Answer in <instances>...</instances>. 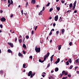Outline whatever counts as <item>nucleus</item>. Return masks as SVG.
Wrapping results in <instances>:
<instances>
[{"label": "nucleus", "mask_w": 79, "mask_h": 79, "mask_svg": "<svg viewBox=\"0 0 79 79\" xmlns=\"http://www.w3.org/2000/svg\"><path fill=\"white\" fill-rule=\"evenodd\" d=\"M52 34V31H51L50 32V33L49 34V35H51Z\"/></svg>", "instance_id": "2f4dec72"}, {"label": "nucleus", "mask_w": 79, "mask_h": 79, "mask_svg": "<svg viewBox=\"0 0 79 79\" xmlns=\"http://www.w3.org/2000/svg\"><path fill=\"white\" fill-rule=\"evenodd\" d=\"M8 3H10V0H8Z\"/></svg>", "instance_id": "864d4df0"}, {"label": "nucleus", "mask_w": 79, "mask_h": 79, "mask_svg": "<svg viewBox=\"0 0 79 79\" xmlns=\"http://www.w3.org/2000/svg\"><path fill=\"white\" fill-rule=\"evenodd\" d=\"M0 13H2L3 12V10H0Z\"/></svg>", "instance_id": "5fc2aeb1"}, {"label": "nucleus", "mask_w": 79, "mask_h": 79, "mask_svg": "<svg viewBox=\"0 0 79 79\" xmlns=\"http://www.w3.org/2000/svg\"><path fill=\"white\" fill-rule=\"evenodd\" d=\"M62 74L64 75V74L65 75L67 76L68 75V73L66 72L65 71H63L62 72Z\"/></svg>", "instance_id": "39448f33"}, {"label": "nucleus", "mask_w": 79, "mask_h": 79, "mask_svg": "<svg viewBox=\"0 0 79 79\" xmlns=\"http://www.w3.org/2000/svg\"><path fill=\"white\" fill-rule=\"evenodd\" d=\"M17 41V38H15V43Z\"/></svg>", "instance_id": "a19ab883"}, {"label": "nucleus", "mask_w": 79, "mask_h": 79, "mask_svg": "<svg viewBox=\"0 0 79 79\" xmlns=\"http://www.w3.org/2000/svg\"><path fill=\"white\" fill-rule=\"evenodd\" d=\"M79 60L78 59H77L75 61V63H77L79 62Z\"/></svg>", "instance_id": "aec40b11"}, {"label": "nucleus", "mask_w": 79, "mask_h": 79, "mask_svg": "<svg viewBox=\"0 0 79 79\" xmlns=\"http://www.w3.org/2000/svg\"><path fill=\"white\" fill-rule=\"evenodd\" d=\"M35 50L36 52L39 53L40 52V48H37V46H36L35 48Z\"/></svg>", "instance_id": "f03ea898"}, {"label": "nucleus", "mask_w": 79, "mask_h": 79, "mask_svg": "<svg viewBox=\"0 0 79 79\" xmlns=\"http://www.w3.org/2000/svg\"><path fill=\"white\" fill-rule=\"evenodd\" d=\"M26 64H23V68H26V67H25V66H26Z\"/></svg>", "instance_id": "c9c22d12"}, {"label": "nucleus", "mask_w": 79, "mask_h": 79, "mask_svg": "<svg viewBox=\"0 0 79 79\" xmlns=\"http://www.w3.org/2000/svg\"><path fill=\"white\" fill-rule=\"evenodd\" d=\"M58 19V15H56L54 18V20L55 21H57Z\"/></svg>", "instance_id": "7ed1b4c3"}, {"label": "nucleus", "mask_w": 79, "mask_h": 79, "mask_svg": "<svg viewBox=\"0 0 79 79\" xmlns=\"http://www.w3.org/2000/svg\"><path fill=\"white\" fill-rule=\"evenodd\" d=\"M58 47H58V50H60L61 48V45H58Z\"/></svg>", "instance_id": "9b49d317"}, {"label": "nucleus", "mask_w": 79, "mask_h": 79, "mask_svg": "<svg viewBox=\"0 0 79 79\" xmlns=\"http://www.w3.org/2000/svg\"><path fill=\"white\" fill-rule=\"evenodd\" d=\"M29 58L31 59H32V56H30Z\"/></svg>", "instance_id": "79ce46f5"}, {"label": "nucleus", "mask_w": 79, "mask_h": 79, "mask_svg": "<svg viewBox=\"0 0 79 79\" xmlns=\"http://www.w3.org/2000/svg\"><path fill=\"white\" fill-rule=\"evenodd\" d=\"M53 8H51L49 10V12H51L52 11V10H53Z\"/></svg>", "instance_id": "a878e982"}, {"label": "nucleus", "mask_w": 79, "mask_h": 79, "mask_svg": "<svg viewBox=\"0 0 79 79\" xmlns=\"http://www.w3.org/2000/svg\"><path fill=\"white\" fill-rule=\"evenodd\" d=\"M23 47L24 48V49H26V46L24 44H23Z\"/></svg>", "instance_id": "dca6fc26"}, {"label": "nucleus", "mask_w": 79, "mask_h": 79, "mask_svg": "<svg viewBox=\"0 0 79 79\" xmlns=\"http://www.w3.org/2000/svg\"><path fill=\"white\" fill-rule=\"evenodd\" d=\"M8 44L10 46L11 48H13V47H14L13 44H11L10 43L8 42Z\"/></svg>", "instance_id": "0eeeda50"}, {"label": "nucleus", "mask_w": 79, "mask_h": 79, "mask_svg": "<svg viewBox=\"0 0 79 79\" xmlns=\"http://www.w3.org/2000/svg\"><path fill=\"white\" fill-rule=\"evenodd\" d=\"M50 64H48V65H47V68H49V67L50 66Z\"/></svg>", "instance_id": "09e8293b"}, {"label": "nucleus", "mask_w": 79, "mask_h": 79, "mask_svg": "<svg viewBox=\"0 0 79 79\" xmlns=\"http://www.w3.org/2000/svg\"><path fill=\"white\" fill-rule=\"evenodd\" d=\"M33 77V74H31V75L30 77H31V78H32V77Z\"/></svg>", "instance_id": "de8ad7c7"}, {"label": "nucleus", "mask_w": 79, "mask_h": 79, "mask_svg": "<svg viewBox=\"0 0 79 79\" xmlns=\"http://www.w3.org/2000/svg\"><path fill=\"white\" fill-rule=\"evenodd\" d=\"M59 70V69L58 68H56L55 69V71L56 72H57Z\"/></svg>", "instance_id": "f3484780"}, {"label": "nucleus", "mask_w": 79, "mask_h": 79, "mask_svg": "<svg viewBox=\"0 0 79 79\" xmlns=\"http://www.w3.org/2000/svg\"><path fill=\"white\" fill-rule=\"evenodd\" d=\"M50 55V53L49 52H47V54L45 56H44V60H41L40 59L39 60V62H40V63H43L45 60L47 58H48L49 57V56Z\"/></svg>", "instance_id": "f257e3e1"}, {"label": "nucleus", "mask_w": 79, "mask_h": 79, "mask_svg": "<svg viewBox=\"0 0 79 79\" xmlns=\"http://www.w3.org/2000/svg\"><path fill=\"white\" fill-rule=\"evenodd\" d=\"M68 77H71V75H68Z\"/></svg>", "instance_id": "69168bd1"}, {"label": "nucleus", "mask_w": 79, "mask_h": 79, "mask_svg": "<svg viewBox=\"0 0 79 79\" xmlns=\"http://www.w3.org/2000/svg\"><path fill=\"white\" fill-rule=\"evenodd\" d=\"M72 42H70L69 43V45L71 46L72 45Z\"/></svg>", "instance_id": "7c9ffc66"}, {"label": "nucleus", "mask_w": 79, "mask_h": 79, "mask_svg": "<svg viewBox=\"0 0 79 79\" xmlns=\"http://www.w3.org/2000/svg\"><path fill=\"white\" fill-rule=\"evenodd\" d=\"M66 63V65H68L69 64L68 61H67Z\"/></svg>", "instance_id": "bb28decb"}, {"label": "nucleus", "mask_w": 79, "mask_h": 79, "mask_svg": "<svg viewBox=\"0 0 79 79\" xmlns=\"http://www.w3.org/2000/svg\"><path fill=\"white\" fill-rule=\"evenodd\" d=\"M59 31H56V34H59Z\"/></svg>", "instance_id": "3c124183"}, {"label": "nucleus", "mask_w": 79, "mask_h": 79, "mask_svg": "<svg viewBox=\"0 0 79 79\" xmlns=\"http://www.w3.org/2000/svg\"><path fill=\"white\" fill-rule=\"evenodd\" d=\"M49 19H52V16H50V17H49Z\"/></svg>", "instance_id": "052dcab7"}, {"label": "nucleus", "mask_w": 79, "mask_h": 79, "mask_svg": "<svg viewBox=\"0 0 79 79\" xmlns=\"http://www.w3.org/2000/svg\"><path fill=\"white\" fill-rule=\"evenodd\" d=\"M26 39H28L29 38V36L28 35H27L26 36Z\"/></svg>", "instance_id": "c756f323"}, {"label": "nucleus", "mask_w": 79, "mask_h": 79, "mask_svg": "<svg viewBox=\"0 0 79 79\" xmlns=\"http://www.w3.org/2000/svg\"><path fill=\"white\" fill-rule=\"evenodd\" d=\"M54 75H52V76H51L50 77H51V78L52 79H54Z\"/></svg>", "instance_id": "b1692460"}, {"label": "nucleus", "mask_w": 79, "mask_h": 79, "mask_svg": "<svg viewBox=\"0 0 79 79\" xmlns=\"http://www.w3.org/2000/svg\"><path fill=\"white\" fill-rule=\"evenodd\" d=\"M73 7V3H71L69 5V7L70 8H72Z\"/></svg>", "instance_id": "f8f14e48"}, {"label": "nucleus", "mask_w": 79, "mask_h": 79, "mask_svg": "<svg viewBox=\"0 0 79 79\" xmlns=\"http://www.w3.org/2000/svg\"><path fill=\"white\" fill-rule=\"evenodd\" d=\"M35 0H31V3L33 4H35Z\"/></svg>", "instance_id": "1a4fd4ad"}, {"label": "nucleus", "mask_w": 79, "mask_h": 79, "mask_svg": "<svg viewBox=\"0 0 79 79\" xmlns=\"http://www.w3.org/2000/svg\"><path fill=\"white\" fill-rule=\"evenodd\" d=\"M10 4H13V1L12 0H10Z\"/></svg>", "instance_id": "393cba45"}, {"label": "nucleus", "mask_w": 79, "mask_h": 79, "mask_svg": "<svg viewBox=\"0 0 79 79\" xmlns=\"http://www.w3.org/2000/svg\"><path fill=\"white\" fill-rule=\"evenodd\" d=\"M4 73L3 71H2V70H1L0 71V73Z\"/></svg>", "instance_id": "4c0bfd02"}, {"label": "nucleus", "mask_w": 79, "mask_h": 79, "mask_svg": "<svg viewBox=\"0 0 79 79\" xmlns=\"http://www.w3.org/2000/svg\"><path fill=\"white\" fill-rule=\"evenodd\" d=\"M76 73H77L78 74H79V71H77Z\"/></svg>", "instance_id": "e2e57ef3"}, {"label": "nucleus", "mask_w": 79, "mask_h": 79, "mask_svg": "<svg viewBox=\"0 0 79 79\" xmlns=\"http://www.w3.org/2000/svg\"><path fill=\"white\" fill-rule=\"evenodd\" d=\"M19 41L20 42V44H21L22 42V40L21 39H20L19 40Z\"/></svg>", "instance_id": "5701e85b"}, {"label": "nucleus", "mask_w": 79, "mask_h": 79, "mask_svg": "<svg viewBox=\"0 0 79 79\" xmlns=\"http://www.w3.org/2000/svg\"><path fill=\"white\" fill-rule=\"evenodd\" d=\"M73 65H71L70 66V67H69V69H72V68H73Z\"/></svg>", "instance_id": "cd10ccee"}, {"label": "nucleus", "mask_w": 79, "mask_h": 79, "mask_svg": "<svg viewBox=\"0 0 79 79\" xmlns=\"http://www.w3.org/2000/svg\"><path fill=\"white\" fill-rule=\"evenodd\" d=\"M55 30L54 29H52V30L51 31H52H52H54Z\"/></svg>", "instance_id": "6e6d98bb"}, {"label": "nucleus", "mask_w": 79, "mask_h": 79, "mask_svg": "<svg viewBox=\"0 0 79 79\" xmlns=\"http://www.w3.org/2000/svg\"><path fill=\"white\" fill-rule=\"evenodd\" d=\"M11 5V4H10H10L8 5V7H9Z\"/></svg>", "instance_id": "680f3d73"}, {"label": "nucleus", "mask_w": 79, "mask_h": 79, "mask_svg": "<svg viewBox=\"0 0 79 79\" xmlns=\"http://www.w3.org/2000/svg\"><path fill=\"white\" fill-rule=\"evenodd\" d=\"M54 56V55H52L51 56V57L50 58H53Z\"/></svg>", "instance_id": "a18cd8bd"}, {"label": "nucleus", "mask_w": 79, "mask_h": 79, "mask_svg": "<svg viewBox=\"0 0 79 79\" xmlns=\"http://www.w3.org/2000/svg\"><path fill=\"white\" fill-rule=\"evenodd\" d=\"M71 11V10H68L67 11V13H69V12H70Z\"/></svg>", "instance_id": "bf43d9fd"}, {"label": "nucleus", "mask_w": 79, "mask_h": 79, "mask_svg": "<svg viewBox=\"0 0 79 79\" xmlns=\"http://www.w3.org/2000/svg\"><path fill=\"white\" fill-rule=\"evenodd\" d=\"M59 21L61 22L62 21V18L61 17H60V19H59Z\"/></svg>", "instance_id": "2eb2a0df"}, {"label": "nucleus", "mask_w": 79, "mask_h": 79, "mask_svg": "<svg viewBox=\"0 0 79 79\" xmlns=\"http://www.w3.org/2000/svg\"><path fill=\"white\" fill-rule=\"evenodd\" d=\"M62 79H68V77L67 76H66L65 77H64L62 78Z\"/></svg>", "instance_id": "4be33fe9"}, {"label": "nucleus", "mask_w": 79, "mask_h": 79, "mask_svg": "<svg viewBox=\"0 0 79 79\" xmlns=\"http://www.w3.org/2000/svg\"><path fill=\"white\" fill-rule=\"evenodd\" d=\"M0 27L1 28H3V27H2V25H0Z\"/></svg>", "instance_id": "c03bdc74"}, {"label": "nucleus", "mask_w": 79, "mask_h": 79, "mask_svg": "<svg viewBox=\"0 0 79 79\" xmlns=\"http://www.w3.org/2000/svg\"><path fill=\"white\" fill-rule=\"evenodd\" d=\"M74 13H77V10H75L74 11Z\"/></svg>", "instance_id": "338daca9"}, {"label": "nucleus", "mask_w": 79, "mask_h": 79, "mask_svg": "<svg viewBox=\"0 0 79 79\" xmlns=\"http://www.w3.org/2000/svg\"><path fill=\"white\" fill-rule=\"evenodd\" d=\"M60 58H58L57 61L55 62V64H57L58 63H59V62H60Z\"/></svg>", "instance_id": "9d476101"}, {"label": "nucleus", "mask_w": 79, "mask_h": 79, "mask_svg": "<svg viewBox=\"0 0 79 79\" xmlns=\"http://www.w3.org/2000/svg\"><path fill=\"white\" fill-rule=\"evenodd\" d=\"M50 2H48V4L46 5V6H49V5H50Z\"/></svg>", "instance_id": "72a5a7b5"}, {"label": "nucleus", "mask_w": 79, "mask_h": 79, "mask_svg": "<svg viewBox=\"0 0 79 79\" xmlns=\"http://www.w3.org/2000/svg\"><path fill=\"white\" fill-rule=\"evenodd\" d=\"M6 20V19L5 18L2 17L1 19H0V21H2L3 22H5Z\"/></svg>", "instance_id": "20e7f679"}, {"label": "nucleus", "mask_w": 79, "mask_h": 79, "mask_svg": "<svg viewBox=\"0 0 79 79\" xmlns=\"http://www.w3.org/2000/svg\"><path fill=\"white\" fill-rule=\"evenodd\" d=\"M76 4V1L74 2V3H73V10H74V9L75 8Z\"/></svg>", "instance_id": "423d86ee"}, {"label": "nucleus", "mask_w": 79, "mask_h": 79, "mask_svg": "<svg viewBox=\"0 0 79 79\" xmlns=\"http://www.w3.org/2000/svg\"><path fill=\"white\" fill-rule=\"evenodd\" d=\"M65 30L64 29H62L61 30V32L62 34H63L64 33V32Z\"/></svg>", "instance_id": "a211bd4d"}, {"label": "nucleus", "mask_w": 79, "mask_h": 79, "mask_svg": "<svg viewBox=\"0 0 79 79\" xmlns=\"http://www.w3.org/2000/svg\"><path fill=\"white\" fill-rule=\"evenodd\" d=\"M41 14V12H39V15H40Z\"/></svg>", "instance_id": "774afa93"}, {"label": "nucleus", "mask_w": 79, "mask_h": 79, "mask_svg": "<svg viewBox=\"0 0 79 79\" xmlns=\"http://www.w3.org/2000/svg\"><path fill=\"white\" fill-rule=\"evenodd\" d=\"M51 61L52 62L53 61V58H51L50 59Z\"/></svg>", "instance_id": "8fccbe9b"}, {"label": "nucleus", "mask_w": 79, "mask_h": 79, "mask_svg": "<svg viewBox=\"0 0 79 79\" xmlns=\"http://www.w3.org/2000/svg\"><path fill=\"white\" fill-rule=\"evenodd\" d=\"M69 62L70 63H72V60H71V59H69Z\"/></svg>", "instance_id": "412c9836"}, {"label": "nucleus", "mask_w": 79, "mask_h": 79, "mask_svg": "<svg viewBox=\"0 0 79 79\" xmlns=\"http://www.w3.org/2000/svg\"><path fill=\"white\" fill-rule=\"evenodd\" d=\"M7 51H8V53H13V52H12V51L10 49H8V50Z\"/></svg>", "instance_id": "ddd939ff"}, {"label": "nucleus", "mask_w": 79, "mask_h": 79, "mask_svg": "<svg viewBox=\"0 0 79 79\" xmlns=\"http://www.w3.org/2000/svg\"><path fill=\"white\" fill-rule=\"evenodd\" d=\"M40 43H43V40H41Z\"/></svg>", "instance_id": "49530a36"}, {"label": "nucleus", "mask_w": 79, "mask_h": 79, "mask_svg": "<svg viewBox=\"0 0 79 79\" xmlns=\"http://www.w3.org/2000/svg\"><path fill=\"white\" fill-rule=\"evenodd\" d=\"M44 10H45V7L44 6L43 7V9H42V11H44Z\"/></svg>", "instance_id": "58836bf2"}, {"label": "nucleus", "mask_w": 79, "mask_h": 79, "mask_svg": "<svg viewBox=\"0 0 79 79\" xmlns=\"http://www.w3.org/2000/svg\"><path fill=\"white\" fill-rule=\"evenodd\" d=\"M61 2L62 3H64V1L62 0V1H61Z\"/></svg>", "instance_id": "37998d69"}, {"label": "nucleus", "mask_w": 79, "mask_h": 79, "mask_svg": "<svg viewBox=\"0 0 79 79\" xmlns=\"http://www.w3.org/2000/svg\"><path fill=\"white\" fill-rule=\"evenodd\" d=\"M18 55L19 56L23 57V55L21 54L20 52H19L18 54Z\"/></svg>", "instance_id": "4468645a"}, {"label": "nucleus", "mask_w": 79, "mask_h": 79, "mask_svg": "<svg viewBox=\"0 0 79 79\" xmlns=\"http://www.w3.org/2000/svg\"><path fill=\"white\" fill-rule=\"evenodd\" d=\"M55 25H56V23H53V26H55Z\"/></svg>", "instance_id": "0e129e2a"}, {"label": "nucleus", "mask_w": 79, "mask_h": 79, "mask_svg": "<svg viewBox=\"0 0 79 79\" xmlns=\"http://www.w3.org/2000/svg\"><path fill=\"white\" fill-rule=\"evenodd\" d=\"M13 14L11 15H10V17H11V18H12V17H13Z\"/></svg>", "instance_id": "4d7b16f0"}, {"label": "nucleus", "mask_w": 79, "mask_h": 79, "mask_svg": "<svg viewBox=\"0 0 79 79\" xmlns=\"http://www.w3.org/2000/svg\"><path fill=\"white\" fill-rule=\"evenodd\" d=\"M23 54H25V53H26V52H25V51H23Z\"/></svg>", "instance_id": "13d9d810"}, {"label": "nucleus", "mask_w": 79, "mask_h": 79, "mask_svg": "<svg viewBox=\"0 0 79 79\" xmlns=\"http://www.w3.org/2000/svg\"><path fill=\"white\" fill-rule=\"evenodd\" d=\"M41 76L43 77H44V76H45V75H44L43 74H42V75Z\"/></svg>", "instance_id": "603ef678"}, {"label": "nucleus", "mask_w": 79, "mask_h": 79, "mask_svg": "<svg viewBox=\"0 0 79 79\" xmlns=\"http://www.w3.org/2000/svg\"><path fill=\"white\" fill-rule=\"evenodd\" d=\"M56 10L58 11H59L60 10V7H57V6L56 7Z\"/></svg>", "instance_id": "6ab92c4d"}, {"label": "nucleus", "mask_w": 79, "mask_h": 79, "mask_svg": "<svg viewBox=\"0 0 79 79\" xmlns=\"http://www.w3.org/2000/svg\"><path fill=\"white\" fill-rule=\"evenodd\" d=\"M34 30H32L31 32V34L32 35H33L34 34Z\"/></svg>", "instance_id": "f704fd0d"}, {"label": "nucleus", "mask_w": 79, "mask_h": 79, "mask_svg": "<svg viewBox=\"0 0 79 79\" xmlns=\"http://www.w3.org/2000/svg\"><path fill=\"white\" fill-rule=\"evenodd\" d=\"M37 26H36L35 27V31H36V29H37Z\"/></svg>", "instance_id": "ea45409f"}, {"label": "nucleus", "mask_w": 79, "mask_h": 79, "mask_svg": "<svg viewBox=\"0 0 79 79\" xmlns=\"http://www.w3.org/2000/svg\"><path fill=\"white\" fill-rule=\"evenodd\" d=\"M63 75V74H60V77H62Z\"/></svg>", "instance_id": "c85d7f7f"}, {"label": "nucleus", "mask_w": 79, "mask_h": 79, "mask_svg": "<svg viewBox=\"0 0 79 79\" xmlns=\"http://www.w3.org/2000/svg\"><path fill=\"white\" fill-rule=\"evenodd\" d=\"M21 13L22 15H23V10H21Z\"/></svg>", "instance_id": "e433bc0d"}, {"label": "nucleus", "mask_w": 79, "mask_h": 79, "mask_svg": "<svg viewBox=\"0 0 79 79\" xmlns=\"http://www.w3.org/2000/svg\"><path fill=\"white\" fill-rule=\"evenodd\" d=\"M32 73V71H30L29 72L28 74V77H30V76L31 75Z\"/></svg>", "instance_id": "6e6552de"}, {"label": "nucleus", "mask_w": 79, "mask_h": 79, "mask_svg": "<svg viewBox=\"0 0 79 79\" xmlns=\"http://www.w3.org/2000/svg\"><path fill=\"white\" fill-rule=\"evenodd\" d=\"M28 2H26V7H27V5H28Z\"/></svg>", "instance_id": "473e14b6"}]
</instances>
